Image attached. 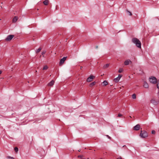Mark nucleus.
<instances>
[{
	"mask_svg": "<svg viewBox=\"0 0 159 159\" xmlns=\"http://www.w3.org/2000/svg\"><path fill=\"white\" fill-rule=\"evenodd\" d=\"M132 42L135 44L137 47L139 48H141V43L138 39L136 38H133L132 39Z\"/></svg>",
	"mask_w": 159,
	"mask_h": 159,
	"instance_id": "f257e3e1",
	"label": "nucleus"
},
{
	"mask_svg": "<svg viewBox=\"0 0 159 159\" xmlns=\"http://www.w3.org/2000/svg\"><path fill=\"white\" fill-rule=\"evenodd\" d=\"M139 136L141 138H144L148 136V134L144 130H141Z\"/></svg>",
	"mask_w": 159,
	"mask_h": 159,
	"instance_id": "f03ea898",
	"label": "nucleus"
},
{
	"mask_svg": "<svg viewBox=\"0 0 159 159\" xmlns=\"http://www.w3.org/2000/svg\"><path fill=\"white\" fill-rule=\"evenodd\" d=\"M149 81L153 84H155L157 81V79L155 77H152L151 78H150L149 79Z\"/></svg>",
	"mask_w": 159,
	"mask_h": 159,
	"instance_id": "7ed1b4c3",
	"label": "nucleus"
},
{
	"mask_svg": "<svg viewBox=\"0 0 159 159\" xmlns=\"http://www.w3.org/2000/svg\"><path fill=\"white\" fill-rule=\"evenodd\" d=\"M14 36L13 35H8L5 39L7 41H8L11 40L14 37Z\"/></svg>",
	"mask_w": 159,
	"mask_h": 159,
	"instance_id": "20e7f679",
	"label": "nucleus"
},
{
	"mask_svg": "<svg viewBox=\"0 0 159 159\" xmlns=\"http://www.w3.org/2000/svg\"><path fill=\"white\" fill-rule=\"evenodd\" d=\"M95 78V76L92 75H91L86 80V81L88 82H90L92 81L93 79Z\"/></svg>",
	"mask_w": 159,
	"mask_h": 159,
	"instance_id": "39448f33",
	"label": "nucleus"
},
{
	"mask_svg": "<svg viewBox=\"0 0 159 159\" xmlns=\"http://www.w3.org/2000/svg\"><path fill=\"white\" fill-rule=\"evenodd\" d=\"M66 57H64L62 58L61 59L60 61L59 65H62L64 62V61L66 60Z\"/></svg>",
	"mask_w": 159,
	"mask_h": 159,
	"instance_id": "423d86ee",
	"label": "nucleus"
},
{
	"mask_svg": "<svg viewBox=\"0 0 159 159\" xmlns=\"http://www.w3.org/2000/svg\"><path fill=\"white\" fill-rule=\"evenodd\" d=\"M132 63L131 61L130 60H127L125 61L124 62V64L125 65H128L130 63Z\"/></svg>",
	"mask_w": 159,
	"mask_h": 159,
	"instance_id": "0eeeda50",
	"label": "nucleus"
},
{
	"mask_svg": "<svg viewBox=\"0 0 159 159\" xmlns=\"http://www.w3.org/2000/svg\"><path fill=\"white\" fill-rule=\"evenodd\" d=\"M134 128L136 130H138L140 128V125L139 124H137L134 127Z\"/></svg>",
	"mask_w": 159,
	"mask_h": 159,
	"instance_id": "6e6552de",
	"label": "nucleus"
},
{
	"mask_svg": "<svg viewBox=\"0 0 159 159\" xmlns=\"http://www.w3.org/2000/svg\"><path fill=\"white\" fill-rule=\"evenodd\" d=\"M54 83V81L53 80H52L48 84V86H52Z\"/></svg>",
	"mask_w": 159,
	"mask_h": 159,
	"instance_id": "1a4fd4ad",
	"label": "nucleus"
},
{
	"mask_svg": "<svg viewBox=\"0 0 159 159\" xmlns=\"http://www.w3.org/2000/svg\"><path fill=\"white\" fill-rule=\"evenodd\" d=\"M143 86L146 88H148L149 87L148 85L146 82H144L143 83Z\"/></svg>",
	"mask_w": 159,
	"mask_h": 159,
	"instance_id": "9d476101",
	"label": "nucleus"
},
{
	"mask_svg": "<svg viewBox=\"0 0 159 159\" xmlns=\"http://www.w3.org/2000/svg\"><path fill=\"white\" fill-rule=\"evenodd\" d=\"M18 19V17L17 16H15L12 20V22L13 23H15Z\"/></svg>",
	"mask_w": 159,
	"mask_h": 159,
	"instance_id": "9b49d317",
	"label": "nucleus"
},
{
	"mask_svg": "<svg viewBox=\"0 0 159 159\" xmlns=\"http://www.w3.org/2000/svg\"><path fill=\"white\" fill-rule=\"evenodd\" d=\"M151 102L154 105H156L157 104V102L154 99H152L151 100Z\"/></svg>",
	"mask_w": 159,
	"mask_h": 159,
	"instance_id": "f8f14e48",
	"label": "nucleus"
},
{
	"mask_svg": "<svg viewBox=\"0 0 159 159\" xmlns=\"http://www.w3.org/2000/svg\"><path fill=\"white\" fill-rule=\"evenodd\" d=\"M96 84V82L95 81H94L92 83H91V84H89V86L91 87H92L93 86L95 85Z\"/></svg>",
	"mask_w": 159,
	"mask_h": 159,
	"instance_id": "ddd939ff",
	"label": "nucleus"
},
{
	"mask_svg": "<svg viewBox=\"0 0 159 159\" xmlns=\"http://www.w3.org/2000/svg\"><path fill=\"white\" fill-rule=\"evenodd\" d=\"M109 64H107L106 65H104L103 66V69H106V68H107V67H109Z\"/></svg>",
	"mask_w": 159,
	"mask_h": 159,
	"instance_id": "4468645a",
	"label": "nucleus"
},
{
	"mask_svg": "<svg viewBox=\"0 0 159 159\" xmlns=\"http://www.w3.org/2000/svg\"><path fill=\"white\" fill-rule=\"evenodd\" d=\"M43 3L44 5H47L48 3V0H45L43 1Z\"/></svg>",
	"mask_w": 159,
	"mask_h": 159,
	"instance_id": "2eb2a0df",
	"label": "nucleus"
},
{
	"mask_svg": "<svg viewBox=\"0 0 159 159\" xmlns=\"http://www.w3.org/2000/svg\"><path fill=\"white\" fill-rule=\"evenodd\" d=\"M120 80V79L118 77H116L114 79V81L115 82L117 83Z\"/></svg>",
	"mask_w": 159,
	"mask_h": 159,
	"instance_id": "dca6fc26",
	"label": "nucleus"
},
{
	"mask_svg": "<svg viewBox=\"0 0 159 159\" xmlns=\"http://www.w3.org/2000/svg\"><path fill=\"white\" fill-rule=\"evenodd\" d=\"M41 48H39L38 49H37L35 51H36V53H38L39 52H40V51H41Z\"/></svg>",
	"mask_w": 159,
	"mask_h": 159,
	"instance_id": "f3484780",
	"label": "nucleus"
},
{
	"mask_svg": "<svg viewBox=\"0 0 159 159\" xmlns=\"http://www.w3.org/2000/svg\"><path fill=\"white\" fill-rule=\"evenodd\" d=\"M104 85L106 86L108 84L106 80H104L103 82Z\"/></svg>",
	"mask_w": 159,
	"mask_h": 159,
	"instance_id": "a211bd4d",
	"label": "nucleus"
},
{
	"mask_svg": "<svg viewBox=\"0 0 159 159\" xmlns=\"http://www.w3.org/2000/svg\"><path fill=\"white\" fill-rule=\"evenodd\" d=\"M132 98L133 99H135L136 98V95L135 94H133L132 95Z\"/></svg>",
	"mask_w": 159,
	"mask_h": 159,
	"instance_id": "6ab92c4d",
	"label": "nucleus"
},
{
	"mask_svg": "<svg viewBox=\"0 0 159 159\" xmlns=\"http://www.w3.org/2000/svg\"><path fill=\"white\" fill-rule=\"evenodd\" d=\"M123 69L122 68H120L119 69V70H118V72L119 73H121L123 71Z\"/></svg>",
	"mask_w": 159,
	"mask_h": 159,
	"instance_id": "aec40b11",
	"label": "nucleus"
},
{
	"mask_svg": "<svg viewBox=\"0 0 159 159\" xmlns=\"http://www.w3.org/2000/svg\"><path fill=\"white\" fill-rule=\"evenodd\" d=\"M48 68V66H45L43 67V70H47Z\"/></svg>",
	"mask_w": 159,
	"mask_h": 159,
	"instance_id": "412c9836",
	"label": "nucleus"
},
{
	"mask_svg": "<svg viewBox=\"0 0 159 159\" xmlns=\"http://www.w3.org/2000/svg\"><path fill=\"white\" fill-rule=\"evenodd\" d=\"M7 158L8 159H14V158L11 157L10 156H8L7 157Z\"/></svg>",
	"mask_w": 159,
	"mask_h": 159,
	"instance_id": "4be33fe9",
	"label": "nucleus"
},
{
	"mask_svg": "<svg viewBox=\"0 0 159 159\" xmlns=\"http://www.w3.org/2000/svg\"><path fill=\"white\" fill-rule=\"evenodd\" d=\"M15 151L16 152H17L18 151V149L17 147H15L14 148Z\"/></svg>",
	"mask_w": 159,
	"mask_h": 159,
	"instance_id": "5701e85b",
	"label": "nucleus"
},
{
	"mask_svg": "<svg viewBox=\"0 0 159 159\" xmlns=\"http://www.w3.org/2000/svg\"><path fill=\"white\" fill-rule=\"evenodd\" d=\"M84 157L83 155H80L78 156V157L83 159Z\"/></svg>",
	"mask_w": 159,
	"mask_h": 159,
	"instance_id": "b1692460",
	"label": "nucleus"
},
{
	"mask_svg": "<svg viewBox=\"0 0 159 159\" xmlns=\"http://www.w3.org/2000/svg\"><path fill=\"white\" fill-rule=\"evenodd\" d=\"M122 75L120 74H119L118 75V77L120 79V78L122 77Z\"/></svg>",
	"mask_w": 159,
	"mask_h": 159,
	"instance_id": "393cba45",
	"label": "nucleus"
},
{
	"mask_svg": "<svg viewBox=\"0 0 159 159\" xmlns=\"http://www.w3.org/2000/svg\"><path fill=\"white\" fill-rule=\"evenodd\" d=\"M127 11L129 13V15L132 16V14L131 13L130 11H128V10H127Z\"/></svg>",
	"mask_w": 159,
	"mask_h": 159,
	"instance_id": "a878e982",
	"label": "nucleus"
},
{
	"mask_svg": "<svg viewBox=\"0 0 159 159\" xmlns=\"http://www.w3.org/2000/svg\"><path fill=\"white\" fill-rule=\"evenodd\" d=\"M122 116V115L121 114H120V113H119L118 114V117H120L121 116Z\"/></svg>",
	"mask_w": 159,
	"mask_h": 159,
	"instance_id": "bb28decb",
	"label": "nucleus"
},
{
	"mask_svg": "<svg viewBox=\"0 0 159 159\" xmlns=\"http://www.w3.org/2000/svg\"><path fill=\"white\" fill-rule=\"evenodd\" d=\"M46 52V51H43L42 52V55L45 54Z\"/></svg>",
	"mask_w": 159,
	"mask_h": 159,
	"instance_id": "cd10ccee",
	"label": "nucleus"
},
{
	"mask_svg": "<svg viewBox=\"0 0 159 159\" xmlns=\"http://www.w3.org/2000/svg\"><path fill=\"white\" fill-rule=\"evenodd\" d=\"M157 87L158 89H159V82L157 84Z\"/></svg>",
	"mask_w": 159,
	"mask_h": 159,
	"instance_id": "c85d7f7f",
	"label": "nucleus"
},
{
	"mask_svg": "<svg viewBox=\"0 0 159 159\" xmlns=\"http://www.w3.org/2000/svg\"><path fill=\"white\" fill-rule=\"evenodd\" d=\"M152 134H155V131L154 130H152Z\"/></svg>",
	"mask_w": 159,
	"mask_h": 159,
	"instance_id": "c756f323",
	"label": "nucleus"
},
{
	"mask_svg": "<svg viewBox=\"0 0 159 159\" xmlns=\"http://www.w3.org/2000/svg\"><path fill=\"white\" fill-rule=\"evenodd\" d=\"M106 136H107L109 139H111V137L110 136H109L108 135H107Z\"/></svg>",
	"mask_w": 159,
	"mask_h": 159,
	"instance_id": "7c9ffc66",
	"label": "nucleus"
},
{
	"mask_svg": "<svg viewBox=\"0 0 159 159\" xmlns=\"http://www.w3.org/2000/svg\"><path fill=\"white\" fill-rule=\"evenodd\" d=\"M117 159H122V158L121 157H119L117 158Z\"/></svg>",
	"mask_w": 159,
	"mask_h": 159,
	"instance_id": "2f4dec72",
	"label": "nucleus"
},
{
	"mask_svg": "<svg viewBox=\"0 0 159 159\" xmlns=\"http://www.w3.org/2000/svg\"><path fill=\"white\" fill-rule=\"evenodd\" d=\"M2 73V71L1 70H0V74H1Z\"/></svg>",
	"mask_w": 159,
	"mask_h": 159,
	"instance_id": "473e14b6",
	"label": "nucleus"
},
{
	"mask_svg": "<svg viewBox=\"0 0 159 159\" xmlns=\"http://www.w3.org/2000/svg\"><path fill=\"white\" fill-rule=\"evenodd\" d=\"M80 149L79 150H78V151L80 152Z\"/></svg>",
	"mask_w": 159,
	"mask_h": 159,
	"instance_id": "72a5a7b5",
	"label": "nucleus"
},
{
	"mask_svg": "<svg viewBox=\"0 0 159 159\" xmlns=\"http://www.w3.org/2000/svg\"><path fill=\"white\" fill-rule=\"evenodd\" d=\"M35 72H37V70H36V71H35Z\"/></svg>",
	"mask_w": 159,
	"mask_h": 159,
	"instance_id": "f704fd0d",
	"label": "nucleus"
}]
</instances>
